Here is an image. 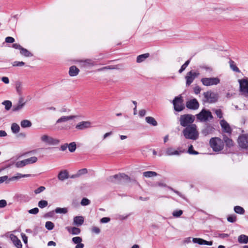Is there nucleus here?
Masks as SVG:
<instances>
[{"instance_id":"1","label":"nucleus","mask_w":248,"mask_h":248,"mask_svg":"<svg viewBox=\"0 0 248 248\" xmlns=\"http://www.w3.org/2000/svg\"><path fill=\"white\" fill-rule=\"evenodd\" d=\"M183 134L186 139L196 140L199 137V132L195 124L187 126L183 130Z\"/></svg>"},{"instance_id":"2","label":"nucleus","mask_w":248,"mask_h":248,"mask_svg":"<svg viewBox=\"0 0 248 248\" xmlns=\"http://www.w3.org/2000/svg\"><path fill=\"white\" fill-rule=\"evenodd\" d=\"M210 145L214 151L218 152L223 149L224 143L219 138H212L210 140Z\"/></svg>"},{"instance_id":"3","label":"nucleus","mask_w":248,"mask_h":248,"mask_svg":"<svg viewBox=\"0 0 248 248\" xmlns=\"http://www.w3.org/2000/svg\"><path fill=\"white\" fill-rule=\"evenodd\" d=\"M179 121L181 126L186 127L193 124L195 121V116L189 114H183L180 116Z\"/></svg>"},{"instance_id":"4","label":"nucleus","mask_w":248,"mask_h":248,"mask_svg":"<svg viewBox=\"0 0 248 248\" xmlns=\"http://www.w3.org/2000/svg\"><path fill=\"white\" fill-rule=\"evenodd\" d=\"M172 104L174 109L177 112H180L185 108L184 100L181 95L175 97L172 101Z\"/></svg>"},{"instance_id":"5","label":"nucleus","mask_w":248,"mask_h":248,"mask_svg":"<svg viewBox=\"0 0 248 248\" xmlns=\"http://www.w3.org/2000/svg\"><path fill=\"white\" fill-rule=\"evenodd\" d=\"M31 176V174H22L20 173H17L16 174V176H14L11 178H9L8 176L5 175L0 177V184L4 182H6V183L8 184L10 181L18 180L21 178L29 177Z\"/></svg>"},{"instance_id":"6","label":"nucleus","mask_w":248,"mask_h":248,"mask_svg":"<svg viewBox=\"0 0 248 248\" xmlns=\"http://www.w3.org/2000/svg\"><path fill=\"white\" fill-rule=\"evenodd\" d=\"M129 177L124 173H119L112 176H110L107 179L109 182L113 183H119L123 180H128Z\"/></svg>"},{"instance_id":"7","label":"nucleus","mask_w":248,"mask_h":248,"mask_svg":"<svg viewBox=\"0 0 248 248\" xmlns=\"http://www.w3.org/2000/svg\"><path fill=\"white\" fill-rule=\"evenodd\" d=\"M203 101L209 103H215L217 101L218 99L217 94L211 91L204 92L203 93Z\"/></svg>"},{"instance_id":"8","label":"nucleus","mask_w":248,"mask_h":248,"mask_svg":"<svg viewBox=\"0 0 248 248\" xmlns=\"http://www.w3.org/2000/svg\"><path fill=\"white\" fill-rule=\"evenodd\" d=\"M197 118L201 122H206L209 119H212L213 117L209 110L203 109L197 115Z\"/></svg>"},{"instance_id":"9","label":"nucleus","mask_w":248,"mask_h":248,"mask_svg":"<svg viewBox=\"0 0 248 248\" xmlns=\"http://www.w3.org/2000/svg\"><path fill=\"white\" fill-rule=\"evenodd\" d=\"M202 84L205 86L216 85L219 83L220 79L217 78H203L201 80Z\"/></svg>"},{"instance_id":"10","label":"nucleus","mask_w":248,"mask_h":248,"mask_svg":"<svg viewBox=\"0 0 248 248\" xmlns=\"http://www.w3.org/2000/svg\"><path fill=\"white\" fill-rule=\"evenodd\" d=\"M41 140L42 142L49 145H56L60 142L59 140L54 139L47 135H44L41 136Z\"/></svg>"},{"instance_id":"11","label":"nucleus","mask_w":248,"mask_h":248,"mask_svg":"<svg viewBox=\"0 0 248 248\" xmlns=\"http://www.w3.org/2000/svg\"><path fill=\"white\" fill-rule=\"evenodd\" d=\"M239 147L243 149H248V135L243 134L239 136L238 139Z\"/></svg>"},{"instance_id":"12","label":"nucleus","mask_w":248,"mask_h":248,"mask_svg":"<svg viewBox=\"0 0 248 248\" xmlns=\"http://www.w3.org/2000/svg\"><path fill=\"white\" fill-rule=\"evenodd\" d=\"M240 91L246 96L248 97V79H242L238 80Z\"/></svg>"},{"instance_id":"13","label":"nucleus","mask_w":248,"mask_h":248,"mask_svg":"<svg viewBox=\"0 0 248 248\" xmlns=\"http://www.w3.org/2000/svg\"><path fill=\"white\" fill-rule=\"evenodd\" d=\"M199 75L200 73L199 72H196L193 71L188 72L186 76V85L189 86Z\"/></svg>"},{"instance_id":"14","label":"nucleus","mask_w":248,"mask_h":248,"mask_svg":"<svg viewBox=\"0 0 248 248\" xmlns=\"http://www.w3.org/2000/svg\"><path fill=\"white\" fill-rule=\"evenodd\" d=\"M189 109L196 110L199 107V103L196 99L193 98L186 102V105Z\"/></svg>"},{"instance_id":"15","label":"nucleus","mask_w":248,"mask_h":248,"mask_svg":"<svg viewBox=\"0 0 248 248\" xmlns=\"http://www.w3.org/2000/svg\"><path fill=\"white\" fill-rule=\"evenodd\" d=\"M91 127V123L89 121H82L78 123L76 126V128L82 130L85 129L90 128Z\"/></svg>"},{"instance_id":"16","label":"nucleus","mask_w":248,"mask_h":248,"mask_svg":"<svg viewBox=\"0 0 248 248\" xmlns=\"http://www.w3.org/2000/svg\"><path fill=\"white\" fill-rule=\"evenodd\" d=\"M10 238L12 241L13 244L16 248H22V245L21 241L17 238L16 236L13 234H11Z\"/></svg>"},{"instance_id":"17","label":"nucleus","mask_w":248,"mask_h":248,"mask_svg":"<svg viewBox=\"0 0 248 248\" xmlns=\"http://www.w3.org/2000/svg\"><path fill=\"white\" fill-rule=\"evenodd\" d=\"M220 124L221 127L224 132L227 133H232V129L229 125V124L224 120H221L220 121Z\"/></svg>"},{"instance_id":"18","label":"nucleus","mask_w":248,"mask_h":248,"mask_svg":"<svg viewBox=\"0 0 248 248\" xmlns=\"http://www.w3.org/2000/svg\"><path fill=\"white\" fill-rule=\"evenodd\" d=\"M77 117V115L62 116L57 120L56 124L65 123Z\"/></svg>"},{"instance_id":"19","label":"nucleus","mask_w":248,"mask_h":248,"mask_svg":"<svg viewBox=\"0 0 248 248\" xmlns=\"http://www.w3.org/2000/svg\"><path fill=\"white\" fill-rule=\"evenodd\" d=\"M182 153H183V151H177L175 150L174 149H173L172 147H169L166 149L165 154L167 155L170 156V155H179Z\"/></svg>"},{"instance_id":"20","label":"nucleus","mask_w":248,"mask_h":248,"mask_svg":"<svg viewBox=\"0 0 248 248\" xmlns=\"http://www.w3.org/2000/svg\"><path fill=\"white\" fill-rule=\"evenodd\" d=\"M25 104V102H24V99L20 98L19 99L18 103L17 105H15L12 108V110L13 111H17L21 109Z\"/></svg>"},{"instance_id":"21","label":"nucleus","mask_w":248,"mask_h":248,"mask_svg":"<svg viewBox=\"0 0 248 248\" xmlns=\"http://www.w3.org/2000/svg\"><path fill=\"white\" fill-rule=\"evenodd\" d=\"M193 242L199 245H206L211 246L213 244L212 241H207L202 238H194L193 239Z\"/></svg>"},{"instance_id":"22","label":"nucleus","mask_w":248,"mask_h":248,"mask_svg":"<svg viewBox=\"0 0 248 248\" xmlns=\"http://www.w3.org/2000/svg\"><path fill=\"white\" fill-rule=\"evenodd\" d=\"M215 128L211 124H208L202 131V133L206 136L214 132Z\"/></svg>"},{"instance_id":"23","label":"nucleus","mask_w":248,"mask_h":248,"mask_svg":"<svg viewBox=\"0 0 248 248\" xmlns=\"http://www.w3.org/2000/svg\"><path fill=\"white\" fill-rule=\"evenodd\" d=\"M68 178V172L66 170L61 171L58 175V178L60 181H64Z\"/></svg>"},{"instance_id":"24","label":"nucleus","mask_w":248,"mask_h":248,"mask_svg":"<svg viewBox=\"0 0 248 248\" xmlns=\"http://www.w3.org/2000/svg\"><path fill=\"white\" fill-rule=\"evenodd\" d=\"M79 70L76 66H72L69 68V74L71 77L76 76L78 75Z\"/></svg>"},{"instance_id":"25","label":"nucleus","mask_w":248,"mask_h":248,"mask_svg":"<svg viewBox=\"0 0 248 248\" xmlns=\"http://www.w3.org/2000/svg\"><path fill=\"white\" fill-rule=\"evenodd\" d=\"M74 224L77 226H81L84 222V218L82 216H77L74 218Z\"/></svg>"},{"instance_id":"26","label":"nucleus","mask_w":248,"mask_h":248,"mask_svg":"<svg viewBox=\"0 0 248 248\" xmlns=\"http://www.w3.org/2000/svg\"><path fill=\"white\" fill-rule=\"evenodd\" d=\"M145 121L148 124L155 126L157 125V122L155 119L151 116H148L145 118Z\"/></svg>"},{"instance_id":"27","label":"nucleus","mask_w":248,"mask_h":248,"mask_svg":"<svg viewBox=\"0 0 248 248\" xmlns=\"http://www.w3.org/2000/svg\"><path fill=\"white\" fill-rule=\"evenodd\" d=\"M149 57V53H145L143 54L140 55L137 57L136 62L138 63H140L144 62Z\"/></svg>"},{"instance_id":"28","label":"nucleus","mask_w":248,"mask_h":248,"mask_svg":"<svg viewBox=\"0 0 248 248\" xmlns=\"http://www.w3.org/2000/svg\"><path fill=\"white\" fill-rule=\"evenodd\" d=\"M238 241L241 244H247L248 243V236L244 234H241L238 237Z\"/></svg>"},{"instance_id":"29","label":"nucleus","mask_w":248,"mask_h":248,"mask_svg":"<svg viewBox=\"0 0 248 248\" xmlns=\"http://www.w3.org/2000/svg\"><path fill=\"white\" fill-rule=\"evenodd\" d=\"M11 129L14 134L18 133L20 129L19 125L16 123H13L11 124Z\"/></svg>"},{"instance_id":"30","label":"nucleus","mask_w":248,"mask_h":248,"mask_svg":"<svg viewBox=\"0 0 248 248\" xmlns=\"http://www.w3.org/2000/svg\"><path fill=\"white\" fill-rule=\"evenodd\" d=\"M82 65L84 67H87L94 65V62L90 59H87L84 61H81Z\"/></svg>"},{"instance_id":"31","label":"nucleus","mask_w":248,"mask_h":248,"mask_svg":"<svg viewBox=\"0 0 248 248\" xmlns=\"http://www.w3.org/2000/svg\"><path fill=\"white\" fill-rule=\"evenodd\" d=\"M20 53L21 55L26 57H31L33 56L32 53L30 52L29 50H28L27 49L22 47L20 51Z\"/></svg>"},{"instance_id":"32","label":"nucleus","mask_w":248,"mask_h":248,"mask_svg":"<svg viewBox=\"0 0 248 248\" xmlns=\"http://www.w3.org/2000/svg\"><path fill=\"white\" fill-rule=\"evenodd\" d=\"M229 64H230V68L231 69L235 72H237V73H240V70H239V69L236 66L235 62L234 61H232V60H230L229 62Z\"/></svg>"},{"instance_id":"33","label":"nucleus","mask_w":248,"mask_h":248,"mask_svg":"<svg viewBox=\"0 0 248 248\" xmlns=\"http://www.w3.org/2000/svg\"><path fill=\"white\" fill-rule=\"evenodd\" d=\"M68 231L69 233L73 235H78L80 232V230L79 228L75 227H73L71 228H68Z\"/></svg>"},{"instance_id":"34","label":"nucleus","mask_w":248,"mask_h":248,"mask_svg":"<svg viewBox=\"0 0 248 248\" xmlns=\"http://www.w3.org/2000/svg\"><path fill=\"white\" fill-rule=\"evenodd\" d=\"M157 175V173L156 172L152 171H145L143 173V176L146 178L155 177Z\"/></svg>"},{"instance_id":"35","label":"nucleus","mask_w":248,"mask_h":248,"mask_svg":"<svg viewBox=\"0 0 248 248\" xmlns=\"http://www.w3.org/2000/svg\"><path fill=\"white\" fill-rule=\"evenodd\" d=\"M223 140L226 146L228 147H231L233 145V142L232 140L230 139L227 136L224 137Z\"/></svg>"},{"instance_id":"36","label":"nucleus","mask_w":248,"mask_h":248,"mask_svg":"<svg viewBox=\"0 0 248 248\" xmlns=\"http://www.w3.org/2000/svg\"><path fill=\"white\" fill-rule=\"evenodd\" d=\"M20 125L23 128L30 127L31 126V123L28 120H24L21 122Z\"/></svg>"},{"instance_id":"37","label":"nucleus","mask_w":248,"mask_h":248,"mask_svg":"<svg viewBox=\"0 0 248 248\" xmlns=\"http://www.w3.org/2000/svg\"><path fill=\"white\" fill-rule=\"evenodd\" d=\"M16 89L17 93L20 94L22 92V83L20 81H17L16 83Z\"/></svg>"},{"instance_id":"38","label":"nucleus","mask_w":248,"mask_h":248,"mask_svg":"<svg viewBox=\"0 0 248 248\" xmlns=\"http://www.w3.org/2000/svg\"><path fill=\"white\" fill-rule=\"evenodd\" d=\"M234 212L238 214L243 215L245 213L244 209L240 206H236L234 207Z\"/></svg>"},{"instance_id":"39","label":"nucleus","mask_w":248,"mask_h":248,"mask_svg":"<svg viewBox=\"0 0 248 248\" xmlns=\"http://www.w3.org/2000/svg\"><path fill=\"white\" fill-rule=\"evenodd\" d=\"M24 160L27 165L35 163L37 161V158L36 156H32Z\"/></svg>"},{"instance_id":"40","label":"nucleus","mask_w":248,"mask_h":248,"mask_svg":"<svg viewBox=\"0 0 248 248\" xmlns=\"http://www.w3.org/2000/svg\"><path fill=\"white\" fill-rule=\"evenodd\" d=\"M2 104L4 106L5 109L6 110H10V109L11 108V107L12 106V102H11V101H10L9 100L4 101L2 103Z\"/></svg>"},{"instance_id":"41","label":"nucleus","mask_w":248,"mask_h":248,"mask_svg":"<svg viewBox=\"0 0 248 248\" xmlns=\"http://www.w3.org/2000/svg\"><path fill=\"white\" fill-rule=\"evenodd\" d=\"M68 148L70 152H74L76 149V144L75 142H71L68 144Z\"/></svg>"},{"instance_id":"42","label":"nucleus","mask_w":248,"mask_h":248,"mask_svg":"<svg viewBox=\"0 0 248 248\" xmlns=\"http://www.w3.org/2000/svg\"><path fill=\"white\" fill-rule=\"evenodd\" d=\"M55 211L57 214H66L68 210L66 208L57 207L55 209Z\"/></svg>"},{"instance_id":"43","label":"nucleus","mask_w":248,"mask_h":248,"mask_svg":"<svg viewBox=\"0 0 248 248\" xmlns=\"http://www.w3.org/2000/svg\"><path fill=\"white\" fill-rule=\"evenodd\" d=\"M48 202L46 200H41L38 203V205L40 208H43L47 206Z\"/></svg>"},{"instance_id":"44","label":"nucleus","mask_w":248,"mask_h":248,"mask_svg":"<svg viewBox=\"0 0 248 248\" xmlns=\"http://www.w3.org/2000/svg\"><path fill=\"white\" fill-rule=\"evenodd\" d=\"M26 165L25 160L17 161L16 163L15 166L17 168H22Z\"/></svg>"},{"instance_id":"45","label":"nucleus","mask_w":248,"mask_h":248,"mask_svg":"<svg viewBox=\"0 0 248 248\" xmlns=\"http://www.w3.org/2000/svg\"><path fill=\"white\" fill-rule=\"evenodd\" d=\"M45 227L47 230H52L54 227V225L51 221H47L46 223Z\"/></svg>"},{"instance_id":"46","label":"nucleus","mask_w":248,"mask_h":248,"mask_svg":"<svg viewBox=\"0 0 248 248\" xmlns=\"http://www.w3.org/2000/svg\"><path fill=\"white\" fill-rule=\"evenodd\" d=\"M183 211L181 210H175L172 212V215L174 217H180L183 214Z\"/></svg>"},{"instance_id":"47","label":"nucleus","mask_w":248,"mask_h":248,"mask_svg":"<svg viewBox=\"0 0 248 248\" xmlns=\"http://www.w3.org/2000/svg\"><path fill=\"white\" fill-rule=\"evenodd\" d=\"M72 241L73 242V243H74L75 244H78L81 243L82 239L80 237L76 236V237H74L72 238Z\"/></svg>"},{"instance_id":"48","label":"nucleus","mask_w":248,"mask_h":248,"mask_svg":"<svg viewBox=\"0 0 248 248\" xmlns=\"http://www.w3.org/2000/svg\"><path fill=\"white\" fill-rule=\"evenodd\" d=\"M91 202L90 201L86 198H83L80 202V204L82 206H86L90 204Z\"/></svg>"},{"instance_id":"49","label":"nucleus","mask_w":248,"mask_h":248,"mask_svg":"<svg viewBox=\"0 0 248 248\" xmlns=\"http://www.w3.org/2000/svg\"><path fill=\"white\" fill-rule=\"evenodd\" d=\"M227 220L231 223H233L236 220V217L235 215H230L227 217Z\"/></svg>"},{"instance_id":"50","label":"nucleus","mask_w":248,"mask_h":248,"mask_svg":"<svg viewBox=\"0 0 248 248\" xmlns=\"http://www.w3.org/2000/svg\"><path fill=\"white\" fill-rule=\"evenodd\" d=\"M187 152L191 155H198L199 154L198 152L193 150V147L192 145L189 146Z\"/></svg>"},{"instance_id":"51","label":"nucleus","mask_w":248,"mask_h":248,"mask_svg":"<svg viewBox=\"0 0 248 248\" xmlns=\"http://www.w3.org/2000/svg\"><path fill=\"white\" fill-rule=\"evenodd\" d=\"M45 189H46V187L45 186H41L39 187L38 188H37V189H36L34 192L35 194H39V193H41L42 192L44 191Z\"/></svg>"},{"instance_id":"52","label":"nucleus","mask_w":248,"mask_h":248,"mask_svg":"<svg viewBox=\"0 0 248 248\" xmlns=\"http://www.w3.org/2000/svg\"><path fill=\"white\" fill-rule=\"evenodd\" d=\"M215 112L216 114L217 117L219 119H221L223 117V113L221 109H215Z\"/></svg>"},{"instance_id":"53","label":"nucleus","mask_w":248,"mask_h":248,"mask_svg":"<svg viewBox=\"0 0 248 248\" xmlns=\"http://www.w3.org/2000/svg\"><path fill=\"white\" fill-rule=\"evenodd\" d=\"M29 213L31 214L36 215L39 212V209L38 208L35 207L28 211Z\"/></svg>"},{"instance_id":"54","label":"nucleus","mask_w":248,"mask_h":248,"mask_svg":"<svg viewBox=\"0 0 248 248\" xmlns=\"http://www.w3.org/2000/svg\"><path fill=\"white\" fill-rule=\"evenodd\" d=\"M25 64L23 62L15 61L13 63V66H22Z\"/></svg>"},{"instance_id":"55","label":"nucleus","mask_w":248,"mask_h":248,"mask_svg":"<svg viewBox=\"0 0 248 248\" xmlns=\"http://www.w3.org/2000/svg\"><path fill=\"white\" fill-rule=\"evenodd\" d=\"M92 232L96 234H99L100 232V230L99 228L93 226L92 228Z\"/></svg>"},{"instance_id":"56","label":"nucleus","mask_w":248,"mask_h":248,"mask_svg":"<svg viewBox=\"0 0 248 248\" xmlns=\"http://www.w3.org/2000/svg\"><path fill=\"white\" fill-rule=\"evenodd\" d=\"M15 41V39L12 37L8 36L5 38V42L8 43H13Z\"/></svg>"},{"instance_id":"57","label":"nucleus","mask_w":248,"mask_h":248,"mask_svg":"<svg viewBox=\"0 0 248 248\" xmlns=\"http://www.w3.org/2000/svg\"><path fill=\"white\" fill-rule=\"evenodd\" d=\"M110 218L108 217H104L100 219V222L102 223H108L110 221Z\"/></svg>"},{"instance_id":"58","label":"nucleus","mask_w":248,"mask_h":248,"mask_svg":"<svg viewBox=\"0 0 248 248\" xmlns=\"http://www.w3.org/2000/svg\"><path fill=\"white\" fill-rule=\"evenodd\" d=\"M169 188L171 190H172V191H173L174 192H175L176 194H177L180 197L184 199V195L182 194H181L180 192H179L178 191H177V190L174 189L173 188L170 187H169Z\"/></svg>"},{"instance_id":"59","label":"nucleus","mask_w":248,"mask_h":248,"mask_svg":"<svg viewBox=\"0 0 248 248\" xmlns=\"http://www.w3.org/2000/svg\"><path fill=\"white\" fill-rule=\"evenodd\" d=\"M21 235L24 243L27 244L28 243V237L23 233H21Z\"/></svg>"},{"instance_id":"60","label":"nucleus","mask_w":248,"mask_h":248,"mask_svg":"<svg viewBox=\"0 0 248 248\" xmlns=\"http://www.w3.org/2000/svg\"><path fill=\"white\" fill-rule=\"evenodd\" d=\"M115 68H116L114 66L109 65V66L103 67L101 68V69H99L98 70L99 71H101V70H105V69H114Z\"/></svg>"},{"instance_id":"61","label":"nucleus","mask_w":248,"mask_h":248,"mask_svg":"<svg viewBox=\"0 0 248 248\" xmlns=\"http://www.w3.org/2000/svg\"><path fill=\"white\" fill-rule=\"evenodd\" d=\"M7 205V202L5 200H0V208L5 207Z\"/></svg>"},{"instance_id":"62","label":"nucleus","mask_w":248,"mask_h":248,"mask_svg":"<svg viewBox=\"0 0 248 248\" xmlns=\"http://www.w3.org/2000/svg\"><path fill=\"white\" fill-rule=\"evenodd\" d=\"M217 12H222V11H225L226 10H228V8L226 7H219L216 9Z\"/></svg>"},{"instance_id":"63","label":"nucleus","mask_w":248,"mask_h":248,"mask_svg":"<svg viewBox=\"0 0 248 248\" xmlns=\"http://www.w3.org/2000/svg\"><path fill=\"white\" fill-rule=\"evenodd\" d=\"M201 91V87H200L198 86H196L194 88V92L196 94L200 93Z\"/></svg>"},{"instance_id":"64","label":"nucleus","mask_w":248,"mask_h":248,"mask_svg":"<svg viewBox=\"0 0 248 248\" xmlns=\"http://www.w3.org/2000/svg\"><path fill=\"white\" fill-rule=\"evenodd\" d=\"M12 47L15 49H19V50H21L22 46H21L19 44H13V45H12Z\"/></svg>"}]
</instances>
